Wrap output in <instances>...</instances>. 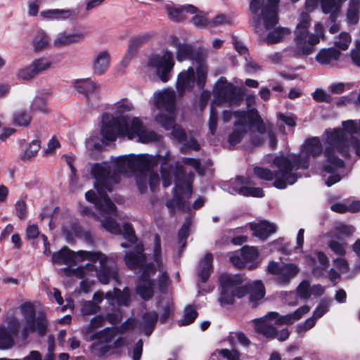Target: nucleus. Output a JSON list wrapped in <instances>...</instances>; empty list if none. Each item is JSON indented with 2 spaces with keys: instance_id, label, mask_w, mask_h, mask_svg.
I'll return each mask as SVG.
<instances>
[{
  "instance_id": "7",
  "label": "nucleus",
  "mask_w": 360,
  "mask_h": 360,
  "mask_svg": "<svg viewBox=\"0 0 360 360\" xmlns=\"http://www.w3.org/2000/svg\"><path fill=\"white\" fill-rule=\"evenodd\" d=\"M219 282L221 288L219 301L221 304H231L235 297L241 298L248 294L252 307H255L257 302L265 295L264 286L259 281L246 285L243 283L240 276L224 274L220 276Z\"/></svg>"
},
{
  "instance_id": "51",
  "label": "nucleus",
  "mask_w": 360,
  "mask_h": 360,
  "mask_svg": "<svg viewBox=\"0 0 360 360\" xmlns=\"http://www.w3.org/2000/svg\"><path fill=\"white\" fill-rule=\"evenodd\" d=\"M169 131V129H167ZM169 130H172V136L179 142H183L186 140V133L183 129L175 124V117Z\"/></svg>"
},
{
  "instance_id": "16",
  "label": "nucleus",
  "mask_w": 360,
  "mask_h": 360,
  "mask_svg": "<svg viewBox=\"0 0 360 360\" xmlns=\"http://www.w3.org/2000/svg\"><path fill=\"white\" fill-rule=\"evenodd\" d=\"M21 314L23 316V327L20 331V338L25 340L28 335L32 333H37L44 335L47 328V321L44 314H39L37 317L33 306L25 303L20 307Z\"/></svg>"
},
{
  "instance_id": "3",
  "label": "nucleus",
  "mask_w": 360,
  "mask_h": 360,
  "mask_svg": "<svg viewBox=\"0 0 360 360\" xmlns=\"http://www.w3.org/2000/svg\"><path fill=\"white\" fill-rule=\"evenodd\" d=\"M342 129H327L323 134L325 164L323 172L330 174L326 184L330 186L338 182L344 168L342 158L349 155L354 150L360 156V142L354 136L360 135V120L342 122Z\"/></svg>"
},
{
  "instance_id": "50",
  "label": "nucleus",
  "mask_w": 360,
  "mask_h": 360,
  "mask_svg": "<svg viewBox=\"0 0 360 360\" xmlns=\"http://www.w3.org/2000/svg\"><path fill=\"white\" fill-rule=\"evenodd\" d=\"M16 75L21 79H30L34 77L37 75L33 69L32 63H30L28 66L19 69Z\"/></svg>"
},
{
  "instance_id": "26",
  "label": "nucleus",
  "mask_w": 360,
  "mask_h": 360,
  "mask_svg": "<svg viewBox=\"0 0 360 360\" xmlns=\"http://www.w3.org/2000/svg\"><path fill=\"white\" fill-rule=\"evenodd\" d=\"M110 54L108 51L98 53L91 62V70L96 75H103L109 68L110 64Z\"/></svg>"
},
{
  "instance_id": "35",
  "label": "nucleus",
  "mask_w": 360,
  "mask_h": 360,
  "mask_svg": "<svg viewBox=\"0 0 360 360\" xmlns=\"http://www.w3.org/2000/svg\"><path fill=\"white\" fill-rule=\"evenodd\" d=\"M309 264L313 269L314 273L321 274V271L327 269L328 259L322 252H316L314 257H308Z\"/></svg>"
},
{
  "instance_id": "19",
  "label": "nucleus",
  "mask_w": 360,
  "mask_h": 360,
  "mask_svg": "<svg viewBox=\"0 0 360 360\" xmlns=\"http://www.w3.org/2000/svg\"><path fill=\"white\" fill-rule=\"evenodd\" d=\"M267 271L276 276L280 284L288 283L299 272V268L294 264L270 262L267 266Z\"/></svg>"
},
{
  "instance_id": "48",
  "label": "nucleus",
  "mask_w": 360,
  "mask_h": 360,
  "mask_svg": "<svg viewBox=\"0 0 360 360\" xmlns=\"http://www.w3.org/2000/svg\"><path fill=\"white\" fill-rule=\"evenodd\" d=\"M100 307L92 301H85L81 307V312L84 316L95 314L100 311Z\"/></svg>"
},
{
  "instance_id": "47",
  "label": "nucleus",
  "mask_w": 360,
  "mask_h": 360,
  "mask_svg": "<svg viewBox=\"0 0 360 360\" xmlns=\"http://www.w3.org/2000/svg\"><path fill=\"white\" fill-rule=\"evenodd\" d=\"M31 121V116L25 111H18L13 116V122L15 125L27 126Z\"/></svg>"
},
{
  "instance_id": "60",
  "label": "nucleus",
  "mask_w": 360,
  "mask_h": 360,
  "mask_svg": "<svg viewBox=\"0 0 360 360\" xmlns=\"http://www.w3.org/2000/svg\"><path fill=\"white\" fill-rule=\"evenodd\" d=\"M329 309V303L326 301L321 302L313 313V316L317 320L322 317Z\"/></svg>"
},
{
  "instance_id": "10",
  "label": "nucleus",
  "mask_w": 360,
  "mask_h": 360,
  "mask_svg": "<svg viewBox=\"0 0 360 360\" xmlns=\"http://www.w3.org/2000/svg\"><path fill=\"white\" fill-rule=\"evenodd\" d=\"M273 165L277 168L276 172L262 167H255L254 174L264 181L274 180V186L278 189L285 188L288 185L295 184L302 175L300 172L293 171V167L285 156L274 157Z\"/></svg>"
},
{
  "instance_id": "15",
  "label": "nucleus",
  "mask_w": 360,
  "mask_h": 360,
  "mask_svg": "<svg viewBox=\"0 0 360 360\" xmlns=\"http://www.w3.org/2000/svg\"><path fill=\"white\" fill-rule=\"evenodd\" d=\"M323 151L321 140L318 137H311L305 140L301 146L300 153L292 154L286 157L293 167L294 172L306 170L309 166L310 158H316Z\"/></svg>"
},
{
  "instance_id": "11",
  "label": "nucleus",
  "mask_w": 360,
  "mask_h": 360,
  "mask_svg": "<svg viewBox=\"0 0 360 360\" xmlns=\"http://www.w3.org/2000/svg\"><path fill=\"white\" fill-rule=\"evenodd\" d=\"M176 95L172 89H163L153 94L154 105L160 110L155 120L165 129H169L175 117Z\"/></svg>"
},
{
  "instance_id": "33",
  "label": "nucleus",
  "mask_w": 360,
  "mask_h": 360,
  "mask_svg": "<svg viewBox=\"0 0 360 360\" xmlns=\"http://www.w3.org/2000/svg\"><path fill=\"white\" fill-rule=\"evenodd\" d=\"M75 89L86 97L88 101L90 97L94 96L98 85L89 78L77 79L74 82Z\"/></svg>"
},
{
  "instance_id": "57",
  "label": "nucleus",
  "mask_w": 360,
  "mask_h": 360,
  "mask_svg": "<svg viewBox=\"0 0 360 360\" xmlns=\"http://www.w3.org/2000/svg\"><path fill=\"white\" fill-rule=\"evenodd\" d=\"M330 248L337 255H345L347 248L346 243H340L336 240H331L329 243Z\"/></svg>"
},
{
  "instance_id": "30",
  "label": "nucleus",
  "mask_w": 360,
  "mask_h": 360,
  "mask_svg": "<svg viewBox=\"0 0 360 360\" xmlns=\"http://www.w3.org/2000/svg\"><path fill=\"white\" fill-rule=\"evenodd\" d=\"M105 298L111 305L117 304L118 305L127 306L131 301L130 290L129 288H125L123 291H121L115 288L112 292H108L105 294Z\"/></svg>"
},
{
  "instance_id": "52",
  "label": "nucleus",
  "mask_w": 360,
  "mask_h": 360,
  "mask_svg": "<svg viewBox=\"0 0 360 360\" xmlns=\"http://www.w3.org/2000/svg\"><path fill=\"white\" fill-rule=\"evenodd\" d=\"M194 14L195 15L191 19V22L194 26L198 27H209L210 21H208L207 18L202 15V12H200L197 9V12Z\"/></svg>"
},
{
  "instance_id": "43",
  "label": "nucleus",
  "mask_w": 360,
  "mask_h": 360,
  "mask_svg": "<svg viewBox=\"0 0 360 360\" xmlns=\"http://www.w3.org/2000/svg\"><path fill=\"white\" fill-rule=\"evenodd\" d=\"M153 33L152 32H141L131 40L130 49H136L152 40Z\"/></svg>"
},
{
  "instance_id": "32",
  "label": "nucleus",
  "mask_w": 360,
  "mask_h": 360,
  "mask_svg": "<svg viewBox=\"0 0 360 360\" xmlns=\"http://www.w3.org/2000/svg\"><path fill=\"white\" fill-rule=\"evenodd\" d=\"M320 5L323 13L330 14V20L332 22H335L340 16L341 3H339L338 0H320Z\"/></svg>"
},
{
  "instance_id": "2",
  "label": "nucleus",
  "mask_w": 360,
  "mask_h": 360,
  "mask_svg": "<svg viewBox=\"0 0 360 360\" xmlns=\"http://www.w3.org/2000/svg\"><path fill=\"white\" fill-rule=\"evenodd\" d=\"M123 236L128 243H122L121 246L123 248L134 246V251L130 250L125 255L126 265L134 272L141 271L140 280L136 287V293L142 299L149 300L154 292V283L151 277L155 276L156 271H158V283L161 290L165 288L168 281L167 271L162 259L160 238L158 235H155L152 254L153 263L146 264V256L143 253V247L141 244L136 243V237L130 224L123 225Z\"/></svg>"
},
{
  "instance_id": "38",
  "label": "nucleus",
  "mask_w": 360,
  "mask_h": 360,
  "mask_svg": "<svg viewBox=\"0 0 360 360\" xmlns=\"http://www.w3.org/2000/svg\"><path fill=\"white\" fill-rule=\"evenodd\" d=\"M110 110L112 112L111 114L115 117H124V113L133 110V105L127 99H122L111 105Z\"/></svg>"
},
{
  "instance_id": "5",
  "label": "nucleus",
  "mask_w": 360,
  "mask_h": 360,
  "mask_svg": "<svg viewBox=\"0 0 360 360\" xmlns=\"http://www.w3.org/2000/svg\"><path fill=\"white\" fill-rule=\"evenodd\" d=\"M122 319L120 314H107L96 316L89 324L84 326L82 333L87 342H91L90 349L96 355H102L108 352L110 347H121L126 344V335L134 328L135 322L131 319H127L120 326L107 327L98 331L97 328L102 327L105 321L111 324L120 322Z\"/></svg>"
},
{
  "instance_id": "53",
  "label": "nucleus",
  "mask_w": 360,
  "mask_h": 360,
  "mask_svg": "<svg viewBox=\"0 0 360 360\" xmlns=\"http://www.w3.org/2000/svg\"><path fill=\"white\" fill-rule=\"evenodd\" d=\"M316 319L312 316L307 319L304 322L298 324L296 326V331L299 334H303L306 331L312 328L316 325Z\"/></svg>"
},
{
  "instance_id": "34",
  "label": "nucleus",
  "mask_w": 360,
  "mask_h": 360,
  "mask_svg": "<svg viewBox=\"0 0 360 360\" xmlns=\"http://www.w3.org/2000/svg\"><path fill=\"white\" fill-rule=\"evenodd\" d=\"M265 0H252L250 4V9L253 14L251 21L256 32H259L261 20H263L262 11L266 8L264 6Z\"/></svg>"
},
{
  "instance_id": "1",
  "label": "nucleus",
  "mask_w": 360,
  "mask_h": 360,
  "mask_svg": "<svg viewBox=\"0 0 360 360\" xmlns=\"http://www.w3.org/2000/svg\"><path fill=\"white\" fill-rule=\"evenodd\" d=\"M169 151L164 155H151L148 153L129 154L111 158V162L89 164L86 167L97 193L92 190L85 193L86 199L94 204L98 212V219L101 226L108 231L118 234L121 233L119 224L112 217L117 216L116 207L105 194L112 191L113 186L120 180V174L135 175L136 184L141 193H145L149 186L151 191H155L160 184L158 174L153 169L160 164V173L162 185L168 187L174 176L175 187L172 200L167 202L169 208L190 211L188 200L192 193L193 175L185 177L183 167L176 165V171H173Z\"/></svg>"
},
{
  "instance_id": "28",
  "label": "nucleus",
  "mask_w": 360,
  "mask_h": 360,
  "mask_svg": "<svg viewBox=\"0 0 360 360\" xmlns=\"http://www.w3.org/2000/svg\"><path fill=\"white\" fill-rule=\"evenodd\" d=\"M279 0H268L266 8L262 11L264 27L269 30L278 23L277 8Z\"/></svg>"
},
{
  "instance_id": "41",
  "label": "nucleus",
  "mask_w": 360,
  "mask_h": 360,
  "mask_svg": "<svg viewBox=\"0 0 360 360\" xmlns=\"http://www.w3.org/2000/svg\"><path fill=\"white\" fill-rule=\"evenodd\" d=\"M290 34V30L287 27H277L270 32L266 37L268 44H275Z\"/></svg>"
},
{
  "instance_id": "54",
  "label": "nucleus",
  "mask_w": 360,
  "mask_h": 360,
  "mask_svg": "<svg viewBox=\"0 0 360 360\" xmlns=\"http://www.w3.org/2000/svg\"><path fill=\"white\" fill-rule=\"evenodd\" d=\"M190 224L191 219H187L179 231V243L182 245H185L186 244V240L189 233Z\"/></svg>"
},
{
  "instance_id": "8",
  "label": "nucleus",
  "mask_w": 360,
  "mask_h": 360,
  "mask_svg": "<svg viewBox=\"0 0 360 360\" xmlns=\"http://www.w3.org/2000/svg\"><path fill=\"white\" fill-rule=\"evenodd\" d=\"M235 115L238 117V120L235 121L233 130L229 136L228 142L230 146H234L240 142L247 131L248 120L251 126L263 136L262 139L266 138L269 141L271 148L276 147L277 140L272 131L271 124L268 122H264L256 109H252L248 117L245 112H236Z\"/></svg>"
},
{
  "instance_id": "63",
  "label": "nucleus",
  "mask_w": 360,
  "mask_h": 360,
  "mask_svg": "<svg viewBox=\"0 0 360 360\" xmlns=\"http://www.w3.org/2000/svg\"><path fill=\"white\" fill-rule=\"evenodd\" d=\"M199 149V145L195 140L190 139L183 144L181 148V151L183 153H187L189 150H198Z\"/></svg>"
},
{
  "instance_id": "39",
  "label": "nucleus",
  "mask_w": 360,
  "mask_h": 360,
  "mask_svg": "<svg viewBox=\"0 0 360 360\" xmlns=\"http://www.w3.org/2000/svg\"><path fill=\"white\" fill-rule=\"evenodd\" d=\"M360 13V0H349L347 11V20L350 25L359 22Z\"/></svg>"
},
{
  "instance_id": "27",
  "label": "nucleus",
  "mask_w": 360,
  "mask_h": 360,
  "mask_svg": "<svg viewBox=\"0 0 360 360\" xmlns=\"http://www.w3.org/2000/svg\"><path fill=\"white\" fill-rule=\"evenodd\" d=\"M253 235L262 240H266L270 235L276 231V226L267 221H253L250 224Z\"/></svg>"
},
{
  "instance_id": "49",
  "label": "nucleus",
  "mask_w": 360,
  "mask_h": 360,
  "mask_svg": "<svg viewBox=\"0 0 360 360\" xmlns=\"http://www.w3.org/2000/svg\"><path fill=\"white\" fill-rule=\"evenodd\" d=\"M217 117H218V112L217 110L215 109V106L214 104H211L210 106V118L208 121V127H209V131L210 133L212 135H214L217 131Z\"/></svg>"
},
{
  "instance_id": "37",
  "label": "nucleus",
  "mask_w": 360,
  "mask_h": 360,
  "mask_svg": "<svg viewBox=\"0 0 360 360\" xmlns=\"http://www.w3.org/2000/svg\"><path fill=\"white\" fill-rule=\"evenodd\" d=\"M212 255L210 253H206L200 261L198 275L200 281L203 283L207 281L212 271Z\"/></svg>"
},
{
  "instance_id": "14",
  "label": "nucleus",
  "mask_w": 360,
  "mask_h": 360,
  "mask_svg": "<svg viewBox=\"0 0 360 360\" xmlns=\"http://www.w3.org/2000/svg\"><path fill=\"white\" fill-rule=\"evenodd\" d=\"M174 64L173 53L165 50L160 53H153L148 57L144 67V72L149 74L150 71H153L162 82H167L172 77Z\"/></svg>"
},
{
  "instance_id": "12",
  "label": "nucleus",
  "mask_w": 360,
  "mask_h": 360,
  "mask_svg": "<svg viewBox=\"0 0 360 360\" xmlns=\"http://www.w3.org/2000/svg\"><path fill=\"white\" fill-rule=\"evenodd\" d=\"M310 310L308 306H302L293 313L284 316H279L278 313L271 311L262 318L253 321L255 330L265 337H270L275 334L274 326L269 323L270 320H276L277 325H291L300 320L302 316L307 314Z\"/></svg>"
},
{
  "instance_id": "55",
  "label": "nucleus",
  "mask_w": 360,
  "mask_h": 360,
  "mask_svg": "<svg viewBox=\"0 0 360 360\" xmlns=\"http://www.w3.org/2000/svg\"><path fill=\"white\" fill-rule=\"evenodd\" d=\"M310 285L307 281H302L297 287V292L302 299H307L311 296Z\"/></svg>"
},
{
  "instance_id": "56",
  "label": "nucleus",
  "mask_w": 360,
  "mask_h": 360,
  "mask_svg": "<svg viewBox=\"0 0 360 360\" xmlns=\"http://www.w3.org/2000/svg\"><path fill=\"white\" fill-rule=\"evenodd\" d=\"M27 15L30 17H36L39 12V0H29L27 3Z\"/></svg>"
},
{
  "instance_id": "62",
  "label": "nucleus",
  "mask_w": 360,
  "mask_h": 360,
  "mask_svg": "<svg viewBox=\"0 0 360 360\" xmlns=\"http://www.w3.org/2000/svg\"><path fill=\"white\" fill-rule=\"evenodd\" d=\"M226 23H229L228 18L224 14H219L210 21L209 27L214 28Z\"/></svg>"
},
{
  "instance_id": "31",
  "label": "nucleus",
  "mask_w": 360,
  "mask_h": 360,
  "mask_svg": "<svg viewBox=\"0 0 360 360\" xmlns=\"http://www.w3.org/2000/svg\"><path fill=\"white\" fill-rule=\"evenodd\" d=\"M340 56V52L334 48L323 49L316 56L318 63L323 65L333 66Z\"/></svg>"
},
{
  "instance_id": "25",
  "label": "nucleus",
  "mask_w": 360,
  "mask_h": 360,
  "mask_svg": "<svg viewBox=\"0 0 360 360\" xmlns=\"http://www.w3.org/2000/svg\"><path fill=\"white\" fill-rule=\"evenodd\" d=\"M171 45L176 50V58L179 62L190 59H195L196 60H200L198 56H193V52L190 45L181 43L179 39L174 36L171 37Z\"/></svg>"
},
{
  "instance_id": "40",
  "label": "nucleus",
  "mask_w": 360,
  "mask_h": 360,
  "mask_svg": "<svg viewBox=\"0 0 360 360\" xmlns=\"http://www.w3.org/2000/svg\"><path fill=\"white\" fill-rule=\"evenodd\" d=\"M31 63L37 75L51 69L53 66L52 60L44 56L33 60Z\"/></svg>"
},
{
  "instance_id": "17",
  "label": "nucleus",
  "mask_w": 360,
  "mask_h": 360,
  "mask_svg": "<svg viewBox=\"0 0 360 360\" xmlns=\"http://www.w3.org/2000/svg\"><path fill=\"white\" fill-rule=\"evenodd\" d=\"M213 94L214 100L212 104L214 106L222 103H228L230 105H238L242 101L241 96L237 92L236 87L224 77H221L216 82Z\"/></svg>"
},
{
  "instance_id": "18",
  "label": "nucleus",
  "mask_w": 360,
  "mask_h": 360,
  "mask_svg": "<svg viewBox=\"0 0 360 360\" xmlns=\"http://www.w3.org/2000/svg\"><path fill=\"white\" fill-rule=\"evenodd\" d=\"M259 252L255 247H244L240 252H232L230 262L238 268L254 269L258 264Z\"/></svg>"
},
{
  "instance_id": "13",
  "label": "nucleus",
  "mask_w": 360,
  "mask_h": 360,
  "mask_svg": "<svg viewBox=\"0 0 360 360\" xmlns=\"http://www.w3.org/2000/svg\"><path fill=\"white\" fill-rule=\"evenodd\" d=\"M207 66L205 64H200L196 68V78L195 71L192 67L187 70H183L177 75L176 82V90L179 97L184 96L186 93L191 92L196 81L199 89H202L207 78Z\"/></svg>"
},
{
  "instance_id": "42",
  "label": "nucleus",
  "mask_w": 360,
  "mask_h": 360,
  "mask_svg": "<svg viewBox=\"0 0 360 360\" xmlns=\"http://www.w3.org/2000/svg\"><path fill=\"white\" fill-rule=\"evenodd\" d=\"M104 141L105 139L102 137L98 131H92L86 140V148L89 150H98L102 147Z\"/></svg>"
},
{
  "instance_id": "44",
  "label": "nucleus",
  "mask_w": 360,
  "mask_h": 360,
  "mask_svg": "<svg viewBox=\"0 0 360 360\" xmlns=\"http://www.w3.org/2000/svg\"><path fill=\"white\" fill-rule=\"evenodd\" d=\"M198 316L196 310L191 306L185 308L182 317L179 320L180 326H187L193 323Z\"/></svg>"
},
{
  "instance_id": "58",
  "label": "nucleus",
  "mask_w": 360,
  "mask_h": 360,
  "mask_svg": "<svg viewBox=\"0 0 360 360\" xmlns=\"http://www.w3.org/2000/svg\"><path fill=\"white\" fill-rule=\"evenodd\" d=\"M160 304L161 305V307L163 310L160 316V319L162 321H165L172 312V302L169 300H162L160 302Z\"/></svg>"
},
{
  "instance_id": "4",
  "label": "nucleus",
  "mask_w": 360,
  "mask_h": 360,
  "mask_svg": "<svg viewBox=\"0 0 360 360\" xmlns=\"http://www.w3.org/2000/svg\"><path fill=\"white\" fill-rule=\"evenodd\" d=\"M108 260V257L100 251L75 252L66 246L52 255L53 264L68 266L63 269L67 276L84 278L93 276L96 271L97 278L102 284H108L111 280L119 283L118 271L115 268H109Z\"/></svg>"
},
{
  "instance_id": "24",
  "label": "nucleus",
  "mask_w": 360,
  "mask_h": 360,
  "mask_svg": "<svg viewBox=\"0 0 360 360\" xmlns=\"http://www.w3.org/2000/svg\"><path fill=\"white\" fill-rule=\"evenodd\" d=\"M75 15L73 9L51 8L40 11L39 18L41 20H66Z\"/></svg>"
},
{
  "instance_id": "20",
  "label": "nucleus",
  "mask_w": 360,
  "mask_h": 360,
  "mask_svg": "<svg viewBox=\"0 0 360 360\" xmlns=\"http://www.w3.org/2000/svg\"><path fill=\"white\" fill-rule=\"evenodd\" d=\"M8 326H0V349H7L14 345L15 339L20 333V323L14 317H8Z\"/></svg>"
},
{
  "instance_id": "36",
  "label": "nucleus",
  "mask_w": 360,
  "mask_h": 360,
  "mask_svg": "<svg viewBox=\"0 0 360 360\" xmlns=\"http://www.w3.org/2000/svg\"><path fill=\"white\" fill-rule=\"evenodd\" d=\"M50 37L44 30H39L37 32V33L34 35L31 45L32 47V49L34 52H41L44 50L49 48L50 46Z\"/></svg>"
},
{
  "instance_id": "22",
  "label": "nucleus",
  "mask_w": 360,
  "mask_h": 360,
  "mask_svg": "<svg viewBox=\"0 0 360 360\" xmlns=\"http://www.w3.org/2000/svg\"><path fill=\"white\" fill-rule=\"evenodd\" d=\"M87 34L86 29L82 27L74 29L72 32L63 31L56 34L53 45L56 47H63L78 44L84 41Z\"/></svg>"
},
{
  "instance_id": "45",
  "label": "nucleus",
  "mask_w": 360,
  "mask_h": 360,
  "mask_svg": "<svg viewBox=\"0 0 360 360\" xmlns=\"http://www.w3.org/2000/svg\"><path fill=\"white\" fill-rule=\"evenodd\" d=\"M40 148V143L38 140L32 141L27 147L25 149L22 154L23 160H29L34 157Z\"/></svg>"
},
{
  "instance_id": "6",
  "label": "nucleus",
  "mask_w": 360,
  "mask_h": 360,
  "mask_svg": "<svg viewBox=\"0 0 360 360\" xmlns=\"http://www.w3.org/2000/svg\"><path fill=\"white\" fill-rule=\"evenodd\" d=\"M100 134L106 141H115L117 136L148 143L158 139L153 131L146 130L138 117H115L110 112H105L101 117Z\"/></svg>"
},
{
  "instance_id": "9",
  "label": "nucleus",
  "mask_w": 360,
  "mask_h": 360,
  "mask_svg": "<svg viewBox=\"0 0 360 360\" xmlns=\"http://www.w3.org/2000/svg\"><path fill=\"white\" fill-rule=\"evenodd\" d=\"M311 18L308 13H302L298 19V23L295 30L294 44L292 52L297 56H307L314 51V46L319 43L323 37V27L318 22L314 26V33H309Z\"/></svg>"
},
{
  "instance_id": "64",
  "label": "nucleus",
  "mask_w": 360,
  "mask_h": 360,
  "mask_svg": "<svg viewBox=\"0 0 360 360\" xmlns=\"http://www.w3.org/2000/svg\"><path fill=\"white\" fill-rule=\"evenodd\" d=\"M219 354L229 360H239V354L235 350H229L228 349H221Z\"/></svg>"
},
{
  "instance_id": "59",
  "label": "nucleus",
  "mask_w": 360,
  "mask_h": 360,
  "mask_svg": "<svg viewBox=\"0 0 360 360\" xmlns=\"http://www.w3.org/2000/svg\"><path fill=\"white\" fill-rule=\"evenodd\" d=\"M311 96L317 102H329L330 100V96L321 89H316Z\"/></svg>"
},
{
  "instance_id": "61",
  "label": "nucleus",
  "mask_w": 360,
  "mask_h": 360,
  "mask_svg": "<svg viewBox=\"0 0 360 360\" xmlns=\"http://www.w3.org/2000/svg\"><path fill=\"white\" fill-rule=\"evenodd\" d=\"M31 109L33 111H39L41 112H47V108L44 101L39 97L34 98L31 105Z\"/></svg>"
},
{
  "instance_id": "29",
  "label": "nucleus",
  "mask_w": 360,
  "mask_h": 360,
  "mask_svg": "<svg viewBox=\"0 0 360 360\" xmlns=\"http://www.w3.org/2000/svg\"><path fill=\"white\" fill-rule=\"evenodd\" d=\"M131 319H132V318ZM133 320L135 322L134 328L128 334L137 328L139 330L143 331L146 335H149L156 324L158 314L155 311H150L143 315L141 322L137 323L135 319H133Z\"/></svg>"
},
{
  "instance_id": "23",
  "label": "nucleus",
  "mask_w": 360,
  "mask_h": 360,
  "mask_svg": "<svg viewBox=\"0 0 360 360\" xmlns=\"http://www.w3.org/2000/svg\"><path fill=\"white\" fill-rule=\"evenodd\" d=\"M168 18L172 21L179 22L186 18V14H194L197 12V8L193 5L176 6L173 4L165 5Z\"/></svg>"
},
{
  "instance_id": "21",
  "label": "nucleus",
  "mask_w": 360,
  "mask_h": 360,
  "mask_svg": "<svg viewBox=\"0 0 360 360\" xmlns=\"http://www.w3.org/2000/svg\"><path fill=\"white\" fill-rule=\"evenodd\" d=\"M248 184V181L241 176H238L230 182L228 191L233 195L239 194L244 196L256 198H262L264 196V191L262 188L250 187Z\"/></svg>"
},
{
  "instance_id": "46",
  "label": "nucleus",
  "mask_w": 360,
  "mask_h": 360,
  "mask_svg": "<svg viewBox=\"0 0 360 360\" xmlns=\"http://www.w3.org/2000/svg\"><path fill=\"white\" fill-rule=\"evenodd\" d=\"M351 41L352 38L349 33L343 32L340 34L338 38L334 41V44L335 46L345 51L348 49Z\"/></svg>"
}]
</instances>
